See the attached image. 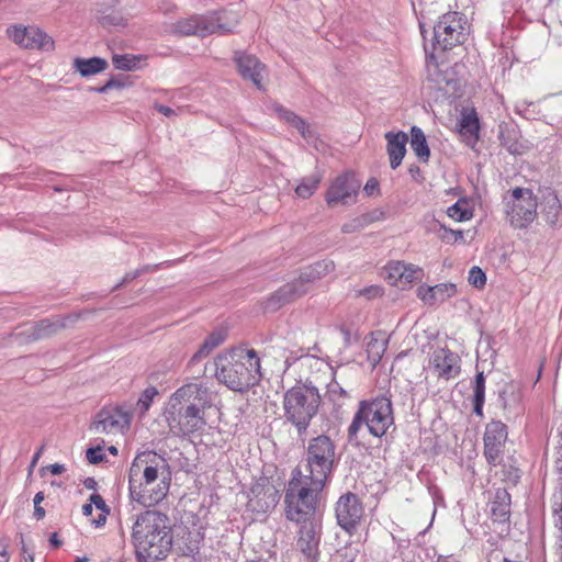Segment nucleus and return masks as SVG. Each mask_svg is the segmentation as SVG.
<instances>
[{
    "instance_id": "obj_59",
    "label": "nucleus",
    "mask_w": 562,
    "mask_h": 562,
    "mask_svg": "<svg viewBox=\"0 0 562 562\" xmlns=\"http://www.w3.org/2000/svg\"><path fill=\"white\" fill-rule=\"evenodd\" d=\"M43 451H44V446H42V447H41V448H40V449L34 453V456H33V458H32V460H31L30 471H32V470L36 467V464H37V462H38V460H40V458H41V456H42Z\"/></svg>"
},
{
    "instance_id": "obj_15",
    "label": "nucleus",
    "mask_w": 562,
    "mask_h": 562,
    "mask_svg": "<svg viewBox=\"0 0 562 562\" xmlns=\"http://www.w3.org/2000/svg\"><path fill=\"white\" fill-rule=\"evenodd\" d=\"M508 437L507 426L501 420H492L485 427L484 457L490 465L501 464Z\"/></svg>"
},
{
    "instance_id": "obj_23",
    "label": "nucleus",
    "mask_w": 562,
    "mask_h": 562,
    "mask_svg": "<svg viewBox=\"0 0 562 562\" xmlns=\"http://www.w3.org/2000/svg\"><path fill=\"white\" fill-rule=\"evenodd\" d=\"M385 139L387 142L386 150L390 158V166L392 169H396L402 164L406 154L408 136L404 132H387Z\"/></svg>"
},
{
    "instance_id": "obj_64",
    "label": "nucleus",
    "mask_w": 562,
    "mask_h": 562,
    "mask_svg": "<svg viewBox=\"0 0 562 562\" xmlns=\"http://www.w3.org/2000/svg\"><path fill=\"white\" fill-rule=\"evenodd\" d=\"M22 551L25 554L24 560L25 562H34V554L33 552H29L26 546L23 543Z\"/></svg>"
},
{
    "instance_id": "obj_50",
    "label": "nucleus",
    "mask_w": 562,
    "mask_h": 562,
    "mask_svg": "<svg viewBox=\"0 0 562 562\" xmlns=\"http://www.w3.org/2000/svg\"><path fill=\"white\" fill-rule=\"evenodd\" d=\"M363 227V222L360 218H356L350 223H346L341 227V232L345 234L353 233Z\"/></svg>"
},
{
    "instance_id": "obj_63",
    "label": "nucleus",
    "mask_w": 562,
    "mask_h": 562,
    "mask_svg": "<svg viewBox=\"0 0 562 562\" xmlns=\"http://www.w3.org/2000/svg\"><path fill=\"white\" fill-rule=\"evenodd\" d=\"M10 557L5 546L0 547V562H9Z\"/></svg>"
},
{
    "instance_id": "obj_32",
    "label": "nucleus",
    "mask_w": 562,
    "mask_h": 562,
    "mask_svg": "<svg viewBox=\"0 0 562 562\" xmlns=\"http://www.w3.org/2000/svg\"><path fill=\"white\" fill-rule=\"evenodd\" d=\"M108 61L100 57L92 58H76L74 60V68L82 76L89 77L105 70Z\"/></svg>"
},
{
    "instance_id": "obj_33",
    "label": "nucleus",
    "mask_w": 562,
    "mask_h": 562,
    "mask_svg": "<svg viewBox=\"0 0 562 562\" xmlns=\"http://www.w3.org/2000/svg\"><path fill=\"white\" fill-rule=\"evenodd\" d=\"M411 148L423 162H428L430 149L423 130L418 126L411 128Z\"/></svg>"
},
{
    "instance_id": "obj_5",
    "label": "nucleus",
    "mask_w": 562,
    "mask_h": 562,
    "mask_svg": "<svg viewBox=\"0 0 562 562\" xmlns=\"http://www.w3.org/2000/svg\"><path fill=\"white\" fill-rule=\"evenodd\" d=\"M325 484L326 482L295 469L284 497L288 519L305 522L315 513Z\"/></svg>"
},
{
    "instance_id": "obj_9",
    "label": "nucleus",
    "mask_w": 562,
    "mask_h": 562,
    "mask_svg": "<svg viewBox=\"0 0 562 562\" xmlns=\"http://www.w3.org/2000/svg\"><path fill=\"white\" fill-rule=\"evenodd\" d=\"M337 447L326 435H318L308 441L305 452L304 473L327 482L338 463Z\"/></svg>"
},
{
    "instance_id": "obj_40",
    "label": "nucleus",
    "mask_w": 562,
    "mask_h": 562,
    "mask_svg": "<svg viewBox=\"0 0 562 562\" xmlns=\"http://www.w3.org/2000/svg\"><path fill=\"white\" fill-rule=\"evenodd\" d=\"M157 395H158V390L156 389V386H153V385L146 387L142 392V394L136 403V407L139 411L140 415H144L149 409L154 398Z\"/></svg>"
},
{
    "instance_id": "obj_26",
    "label": "nucleus",
    "mask_w": 562,
    "mask_h": 562,
    "mask_svg": "<svg viewBox=\"0 0 562 562\" xmlns=\"http://www.w3.org/2000/svg\"><path fill=\"white\" fill-rule=\"evenodd\" d=\"M271 110L274 114L278 115V117L292 127L296 128L297 132L305 138L310 139L313 137V131L310 126V124L301 116L295 114L293 111L284 108L280 103H272Z\"/></svg>"
},
{
    "instance_id": "obj_37",
    "label": "nucleus",
    "mask_w": 562,
    "mask_h": 562,
    "mask_svg": "<svg viewBox=\"0 0 562 562\" xmlns=\"http://www.w3.org/2000/svg\"><path fill=\"white\" fill-rule=\"evenodd\" d=\"M385 350H386V341L385 340L372 338L367 345L368 360L373 366H376L380 362Z\"/></svg>"
},
{
    "instance_id": "obj_13",
    "label": "nucleus",
    "mask_w": 562,
    "mask_h": 562,
    "mask_svg": "<svg viewBox=\"0 0 562 562\" xmlns=\"http://www.w3.org/2000/svg\"><path fill=\"white\" fill-rule=\"evenodd\" d=\"M7 35L14 44L24 49L52 52L55 47L52 36L35 25H12L7 29Z\"/></svg>"
},
{
    "instance_id": "obj_7",
    "label": "nucleus",
    "mask_w": 562,
    "mask_h": 562,
    "mask_svg": "<svg viewBox=\"0 0 562 562\" xmlns=\"http://www.w3.org/2000/svg\"><path fill=\"white\" fill-rule=\"evenodd\" d=\"M366 425L369 432L378 438L384 436L394 425V412L391 397L381 395L370 401H361L351 424L348 427V437H357L359 429Z\"/></svg>"
},
{
    "instance_id": "obj_28",
    "label": "nucleus",
    "mask_w": 562,
    "mask_h": 562,
    "mask_svg": "<svg viewBox=\"0 0 562 562\" xmlns=\"http://www.w3.org/2000/svg\"><path fill=\"white\" fill-rule=\"evenodd\" d=\"M335 265L330 260H322L317 261L310 267L305 268L300 277L294 281L302 285V288H306L308 290L310 283L314 282L317 279H321L327 276L329 272L334 271Z\"/></svg>"
},
{
    "instance_id": "obj_14",
    "label": "nucleus",
    "mask_w": 562,
    "mask_h": 562,
    "mask_svg": "<svg viewBox=\"0 0 562 562\" xmlns=\"http://www.w3.org/2000/svg\"><path fill=\"white\" fill-rule=\"evenodd\" d=\"M360 189V181L353 172L347 171L337 176L330 183L325 200L328 206L348 205L355 202Z\"/></svg>"
},
{
    "instance_id": "obj_20",
    "label": "nucleus",
    "mask_w": 562,
    "mask_h": 562,
    "mask_svg": "<svg viewBox=\"0 0 562 562\" xmlns=\"http://www.w3.org/2000/svg\"><path fill=\"white\" fill-rule=\"evenodd\" d=\"M235 61L241 77L250 80L259 89H262L261 82L266 74L265 65L256 56L246 54H237Z\"/></svg>"
},
{
    "instance_id": "obj_39",
    "label": "nucleus",
    "mask_w": 562,
    "mask_h": 562,
    "mask_svg": "<svg viewBox=\"0 0 562 562\" xmlns=\"http://www.w3.org/2000/svg\"><path fill=\"white\" fill-rule=\"evenodd\" d=\"M423 269L413 265L405 263V271H403L401 288L404 289L416 281H420L423 278Z\"/></svg>"
},
{
    "instance_id": "obj_51",
    "label": "nucleus",
    "mask_w": 562,
    "mask_h": 562,
    "mask_svg": "<svg viewBox=\"0 0 562 562\" xmlns=\"http://www.w3.org/2000/svg\"><path fill=\"white\" fill-rule=\"evenodd\" d=\"M90 503L92 506L94 505L98 509L102 510V513L109 514V508L100 494H92L90 496Z\"/></svg>"
},
{
    "instance_id": "obj_17",
    "label": "nucleus",
    "mask_w": 562,
    "mask_h": 562,
    "mask_svg": "<svg viewBox=\"0 0 562 562\" xmlns=\"http://www.w3.org/2000/svg\"><path fill=\"white\" fill-rule=\"evenodd\" d=\"M280 501V493L273 484L263 480L254 484L248 495L247 507L257 514H266L273 509Z\"/></svg>"
},
{
    "instance_id": "obj_21",
    "label": "nucleus",
    "mask_w": 562,
    "mask_h": 562,
    "mask_svg": "<svg viewBox=\"0 0 562 562\" xmlns=\"http://www.w3.org/2000/svg\"><path fill=\"white\" fill-rule=\"evenodd\" d=\"M427 81L432 83L430 88L438 90V92L449 93L448 88L456 86L452 74L446 64H439L430 59L426 66Z\"/></svg>"
},
{
    "instance_id": "obj_1",
    "label": "nucleus",
    "mask_w": 562,
    "mask_h": 562,
    "mask_svg": "<svg viewBox=\"0 0 562 562\" xmlns=\"http://www.w3.org/2000/svg\"><path fill=\"white\" fill-rule=\"evenodd\" d=\"M213 394L203 382H190L171 396L166 412L169 430L177 437H189L206 425L205 409L212 406Z\"/></svg>"
},
{
    "instance_id": "obj_55",
    "label": "nucleus",
    "mask_w": 562,
    "mask_h": 562,
    "mask_svg": "<svg viewBox=\"0 0 562 562\" xmlns=\"http://www.w3.org/2000/svg\"><path fill=\"white\" fill-rule=\"evenodd\" d=\"M553 510V517H554V525L560 530H562V507H554Z\"/></svg>"
},
{
    "instance_id": "obj_36",
    "label": "nucleus",
    "mask_w": 562,
    "mask_h": 562,
    "mask_svg": "<svg viewBox=\"0 0 562 562\" xmlns=\"http://www.w3.org/2000/svg\"><path fill=\"white\" fill-rule=\"evenodd\" d=\"M143 60L142 56L125 54L114 55L112 63L116 69L132 71L139 68V63Z\"/></svg>"
},
{
    "instance_id": "obj_41",
    "label": "nucleus",
    "mask_w": 562,
    "mask_h": 562,
    "mask_svg": "<svg viewBox=\"0 0 562 562\" xmlns=\"http://www.w3.org/2000/svg\"><path fill=\"white\" fill-rule=\"evenodd\" d=\"M449 217L458 222H463L472 217V212L467 207L464 202L458 201L447 210Z\"/></svg>"
},
{
    "instance_id": "obj_22",
    "label": "nucleus",
    "mask_w": 562,
    "mask_h": 562,
    "mask_svg": "<svg viewBox=\"0 0 562 562\" xmlns=\"http://www.w3.org/2000/svg\"><path fill=\"white\" fill-rule=\"evenodd\" d=\"M497 405L506 419L519 416L522 412L520 391L513 384L504 385L498 392Z\"/></svg>"
},
{
    "instance_id": "obj_16",
    "label": "nucleus",
    "mask_w": 562,
    "mask_h": 562,
    "mask_svg": "<svg viewBox=\"0 0 562 562\" xmlns=\"http://www.w3.org/2000/svg\"><path fill=\"white\" fill-rule=\"evenodd\" d=\"M335 514L338 525L352 533L362 519L363 506L356 494L346 493L337 501Z\"/></svg>"
},
{
    "instance_id": "obj_2",
    "label": "nucleus",
    "mask_w": 562,
    "mask_h": 562,
    "mask_svg": "<svg viewBox=\"0 0 562 562\" xmlns=\"http://www.w3.org/2000/svg\"><path fill=\"white\" fill-rule=\"evenodd\" d=\"M170 480L165 458L154 451L138 453L128 471L131 499L144 507L155 506L167 496Z\"/></svg>"
},
{
    "instance_id": "obj_46",
    "label": "nucleus",
    "mask_w": 562,
    "mask_h": 562,
    "mask_svg": "<svg viewBox=\"0 0 562 562\" xmlns=\"http://www.w3.org/2000/svg\"><path fill=\"white\" fill-rule=\"evenodd\" d=\"M443 234L441 235L442 240H445L448 244H453L459 240H463V232L462 231H454L451 228L442 227Z\"/></svg>"
},
{
    "instance_id": "obj_27",
    "label": "nucleus",
    "mask_w": 562,
    "mask_h": 562,
    "mask_svg": "<svg viewBox=\"0 0 562 562\" xmlns=\"http://www.w3.org/2000/svg\"><path fill=\"white\" fill-rule=\"evenodd\" d=\"M319 538L312 525H304L300 529L297 548L311 561L315 562L318 555Z\"/></svg>"
},
{
    "instance_id": "obj_29",
    "label": "nucleus",
    "mask_w": 562,
    "mask_h": 562,
    "mask_svg": "<svg viewBox=\"0 0 562 562\" xmlns=\"http://www.w3.org/2000/svg\"><path fill=\"white\" fill-rule=\"evenodd\" d=\"M66 319L56 318V319H42L38 323L32 325L27 331H30V337L33 340L42 339L48 337L55 333H57L60 328L66 327Z\"/></svg>"
},
{
    "instance_id": "obj_11",
    "label": "nucleus",
    "mask_w": 562,
    "mask_h": 562,
    "mask_svg": "<svg viewBox=\"0 0 562 562\" xmlns=\"http://www.w3.org/2000/svg\"><path fill=\"white\" fill-rule=\"evenodd\" d=\"M537 199L531 190L515 188L506 210L510 225L518 229L527 228L537 217Z\"/></svg>"
},
{
    "instance_id": "obj_3",
    "label": "nucleus",
    "mask_w": 562,
    "mask_h": 562,
    "mask_svg": "<svg viewBox=\"0 0 562 562\" xmlns=\"http://www.w3.org/2000/svg\"><path fill=\"white\" fill-rule=\"evenodd\" d=\"M132 540L139 560L166 559L173 543L169 517L158 510L137 515L132 526Z\"/></svg>"
},
{
    "instance_id": "obj_25",
    "label": "nucleus",
    "mask_w": 562,
    "mask_h": 562,
    "mask_svg": "<svg viewBox=\"0 0 562 562\" xmlns=\"http://www.w3.org/2000/svg\"><path fill=\"white\" fill-rule=\"evenodd\" d=\"M480 123L474 110L463 111L460 119L459 132L463 142L474 147L479 140Z\"/></svg>"
},
{
    "instance_id": "obj_45",
    "label": "nucleus",
    "mask_w": 562,
    "mask_h": 562,
    "mask_svg": "<svg viewBox=\"0 0 562 562\" xmlns=\"http://www.w3.org/2000/svg\"><path fill=\"white\" fill-rule=\"evenodd\" d=\"M150 270H151L150 266H144V267L139 268V269H136L135 271L127 272L123 277L122 281L120 283H117L113 288V290H116V289L121 288L123 284L128 283L130 281H132V280L136 279L137 277H139L142 273L148 272Z\"/></svg>"
},
{
    "instance_id": "obj_19",
    "label": "nucleus",
    "mask_w": 562,
    "mask_h": 562,
    "mask_svg": "<svg viewBox=\"0 0 562 562\" xmlns=\"http://www.w3.org/2000/svg\"><path fill=\"white\" fill-rule=\"evenodd\" d=\"M305 293L306 288H302V285L293 280L272 293L265 301L263 308L266 312H276L283 305L296 300Z\"/></svg>"
},
{
    "instance_id": "obj_53",
    "label": "nucleus",
    "mask_w": 562,
    "mask_h": 562,
    "mask_svg": "<svg viewBox=\"0 0 562 562\" xmlns=\"http://www.w3.org/2000/svg\"><path fill=\"white\" fill-rule=\"evenodd\" d=\"M155 109L167 117H172L176 115V111L167 105L155 104Z\"/></svg>"
},
{
    "instance_id": "obj_62",
    "label": "nucleus",
    "mask_w": 562,
    "mask_h": 562,
    "mask_svg": "<svg viewBox=\"0 0 562 562\" xmlns=\"http://www.w3.org/2000/svg\"><path fill=\"white\" fill-rule=\"evenodd\" d=\"M45 509L42 506H34V517L41 520L45 517Z\"/></svg>"
},
{
    "instance_id": "obj_35",
    "label": "nucleus",
    "mask_w": 562,
    "mask_h": 562,
    "mask_svg": "<svg viewBox=\"0 0 562 562\" xmlns=\"http://www.w3.org/2000/svg\"><path fill=\"white\" fill-rule=\"evenodd\" d=\"M473 392V412L476 416L483 417L485 402V376L483 372H479L475 375Z\"/></svg>"
},
{
    "instance_id": "obj_42",
    "label": "nucleus",
    "mask_w": 562,
    "mask_h": 562,
    "mask_svg": "<svg viewBox=\"0 0 562 562\" xmlns=\"http://www.w3.org/2000/svg\"><path fill=\"white\" fill-rule=\"evenodd\" d=\"M431 291L435 292L436 302H443L457 293V286L453 283H440L434 285Z\"/></svg>"
},
{
    "instance_id": "obj_61",
    "label": "nucleus",
    "mask_w": 562,
    "mask_h": 562,
    "mask_svg": "<svg viewBox=\"0 0 562 562\" xmlns=\"http://www.w3.org/2000/svg\"><path fill=\"white\" fill-rule=\"evenodd\" d=\"M437 562H460L459 559L451 554V555H439L437 559Z\"/></svg>"
},
{
    "instance_id": "obj_54",
    "label": "nucleus",
    "mask_w": 562,
    "mask_h": 562,
    "mask_svg": "<svg viewBox=\"0 0 562 562\" xmlns=\"http://www.w3.org/2000/svg\"><path fill=\"white\" fill-rule=\"evenodd\" d=\"M502 144L507 148V150L513 155H520L522 153L521 146L517 143H510L503 140Z\"/></svg>"
},
{
    "instance_id": "obj_44",
    "label": "nucleus",
    "mask_w": 562,
    "mask_h": 562,
    "mask_svg": "<svg viewBox=\"0 0 562 562\" xmlns=\"http://www.w3.org/2000/svg\"><path fill=\"white\" fill-rule=\"evenodd\" d=\"M327 395L331 402L339 404L347 396V392L337 382L333 381L327 385Z\"/></svg>"
},
{
    "instance_id": "obj_30",
    "label": "nucleus",
    "mask_w": 562,
    "mask_h": 562,
    "mask_svg": "<svg viewBox=\"0 0 562 562\" xmlns=\"http://www.w3.org/2000/svg\"><path fill=\"white\" fill-rule=\"evenodd\" d=\"M542 214L547 224L557 226L562 218V205L554 193H549L543 199Z\"/></svg>"
},
{
    "instance_id": "obj_18",
    "label": "nucleus",
    "mask_w": 562,
    "mask_h": 562,
    "mask_svg": "<svg viewBox=\"0 0 562 562\" xmlns=\"http://www.w3.org/2000/svg\"><path fill=\"white\" fill-rule=\"evenodd\" d=\"M459 357L447 348H437L434 350L429 368L438 378L450 380L456 378L460 372Z\"/></svg>"
},
{
    "instance_id": "obj_6",
    "label": "nucleus",
    "mask_w": 562,
    "mask_h": 562,
    "mask_svg": "<svg viewBox=\"0 0 562 562\" xmlns=\"http://www.w3.org/2000/svg\"><path fill=\"white\" fill-rule=\"evenodd\" d=\"M319 404L321 395L316 386L312 383L295 385L283 395L284 418L296 428L299 435L305 434Z\"/></svg>"
},
{
    "instance_id": "obj_58",
    "label": "nucleus",
    "mask_w": 562,
    "mask_h": 562,
    "mask_svg": "<svg viewBox=\"0 0 562 562\" xmlns=\"http://www.w3.org/2000/svg\"><path fill=\"white\" fill-rule=\"evenodd\" d=\"M48 470L52 474L58 475L65 471V465L59 463H54L48 467Z\"/></svg>"
},
{
    "instance_id": "obj_24",
    "label": "nucleus",
    "mask_w": 562,
    "mask_h": 562,
    "mask_svg": "<svg viewBox=\"0 0 562 562\" xmlns=\"http://www.w3.org/2000/svg\"><path fill=\"white\" fill-rule=\"evenodd\" d=\"M510 504L509 493L505 488H497L490 502L492 520L499 524L509 521Z\"/></svg>"
},
{
    "instance_id": "obj_49",
    "label": "nucleus",
    "mask_w": 562,
    "mask_h": 562,
    "mask_svg": "<svg viewBox=\"0 0 562 562\" xmlns=\"http://www.w3.org/2000/svg\"><path fill=\"white\" fill-rule=\"evenodd\" d=\"M554 469L562 474V431L560 432L559 446L555 448Z\"/></svg>"
},
{
    "instance_id": "obj_31",
    "label": "nucleus",
    "mask_w": 562,
    "mask_h": 562,
    "mask_svg": "<svg viewBox=\"0 0 562 562\" xmlns=\"http://www.w3.org/2000/svg\"><path fill=\"white\" fill-rule=\"evenodd\" d=\"M226 331L224 329L213 330L203 341L199 350L193 355L192 361H200L202 358L207 357L214 349L220 347L226 339Z\"/></svg>"
},
{
    "instance_id": "obj_38",
    "label": "nucleus",
    "mask_w": 562,
    "mask_h": 562,
    "mask_svg": "<svg viewBox=\"0 0 562 562\" xmlns=\"http://www.w3.org/2000/svg\"><path fill=\"white\" fill-rule=\"evenodd\" d=\"M386 279L390 284L401 288L403 271H405L404 261H392L386 267Z\"/></svg>"
},
{
    "instance_id": "obj_12",
    "label": "nucleus",
    "mask_w": 562,
    "mask_h": 562,
    "mask_svg": "<svg viewBox=\"0 0 562 562\" xmlns=\"http://www.w3.org/2000/svg\"><path fill=\"white\" fill-rule=\"evenodd\" d=\"M131 413L123 406L106 405L95 415L90 425V430L94 434H124L131 426Z\"/></svg>"
},
{
    "instance_id": "obj_57",
    "label": "nucleus",
    "mask_w": 562,
    "mask_h": 562,
    "mask_svg": "<svg viewBox=\"0 0 562 562\" xmlns=\"http://www.w3.org/2000/svg\"><path fill=\"white\" fill-rule=\"evenodd\" d=\"M379 188V182L375 179H370L364 186V191L367 194L371 195Z\"/></svg>"
},
{
    "instance_id": "obj_10",
    "label": "nucleus",
    "mask_w": 562,
    "mask_h": 562,
    "mask_svg": "<svg viewBox=\"0 0 562 562\" xmlns=\"http://www.w3.org/2000/svg\"><path fill=\"white\" fill-rule=\"evenodd\" d=\"M468 21L460 12L443 14L434 26L436 45L441 49H450L462 44L467 38Z\"/></svg>"
},
{
    "instance_id": "obj_47",
    "label": "nucleus",
    "mask_w": 562,
    "mask_h": 562,
    "mask_svg": "<svg viewBox=\"0 0 562 562\" xmlns=\"http://www.w3.org/2000/svg\"><path fill=\"white\" fill-rule=\"evenodd\" d=\"M431 290H432V286L420 285L417 289V295L425 303L434 304V303H436L435 292H432Z\"/></svg>"
},
{
    "instance_id": "obj_56",
    "label": "nucleus",
    "mask_w": 562,
    "mask_h": 562,
    "mask_svg": "<svg viewBox=\"0 0 562 562\" xmlns=\"http://www.w3.org/2000/svg\"><path fill=\"white\" fill-rule=\"evenodd\" d=\"M120 86H121L120 82L115 81L114 79H111L104 86H102L100 88H95V91L99 93H104V92L109 91L110 89H112L114 87H120Z\"/></svg>"
},
{
    "instance_id": "obj_48",
    "label": "nucleus",
    "mask_w": 562,
    "mask_h": 562,
    "mask_svg": "<svg viewBox=\"0 0 562 562\" xmlns=\"http://www.w3.org/2000/svg\"><path fill=\"white\" fill-rule=\"evenodd\" d=\"M86 457L87 460L92 464L101 462L104 458L101 447L89 448L86 452Z\"/></svg>"
},
{
    "instance_id": "obj_52",
    "label": "nucleus",
    "mask_w": 562,
    "mask_h": 562,
    "mask_svg": "<svg viewBox=\"0 0 562 562\" xmlns=\"http://www.w3.org/2000/svg\"><path fill=\"white\" fill-rule=\"evenodd\" d=\"M360 295H364L368 297H375L382 294V289L378 285L368 286L359 292Z\"/></svg>"
},
{
    "instance_id": "obj_43",
    "label": "nucleus",
    "mask_w": 562,
    "mask_h": 562,
    "mask_svg": "<svg viewBox=\"0 0 562 562\" xmlns=\"http://www.w3.org/2000/svg\"><path fill=\"white\" fill-rule=\"evenodd\" d=\"M468 281L471 285L482 289L486 283V276L479 267H472L469 271Z\"/></svg>"
},
{
    "instance_id": "obj_8",
    "label": "nucleus",
    "mask_w": 562,
    "mask_h": 562,
    "mask_svg": "<svg viewBox=\"0 0 562 562\" xmlns=\"http://www.w3.org/2000/svg\"><path fill=\"white\" fill-rule=\"evenodd\" d=\"M236 16L226 10L209 11L203 14H191L172 24L171 32L180 36L205 37L212 34L231 33L237 25Z\"/></svg>"
},
{
    "instance_id": "obj_60",
    "label": "nucleus",
    "mask_w": 562,
    "mask_h": 562,
    "mask_svg": "<svg viewBox=\"0 0 562 562\" xmlns=\"http://www.w3.org/2000/svg\"><path fill=\"white\" fill-rule=\"evenodd\" d=\"M562 507V487L553 495L552 508Z\"/></svg>"
},
{
    "instance_id": "obj_4",
    "label": "nucleus",
    "mask_w": 562,
    "mask_h": 562,
    "mask_svg": "<svg viewBox=\"0 0 562 562\" xmlns=\"http://www.w3.org/2000/svg\"><path fill=\"white\" fill-rule=\"evenodd\" d=\"M215 378L235 392H245L261 379L260 360L254 349L233 348L214 359Z\"/></svg>"
},
{
    "instance_id": "obj_34",
    "label": "nucleus",
    "mask_w": 562,
    "mask_h": 562,
    "mask_svg": "<svg viewBox=\"0 0 562 562\" xmlns=\"http://www.w3.org/2000/svg\"><path fill=\"white\" fill-rule=\"evenodd\" d=\"M323 176L319 172H314L300 180V183L295 188V193L302 199L311 198L317 190Z\"/></svg>"
}]
</instances>
